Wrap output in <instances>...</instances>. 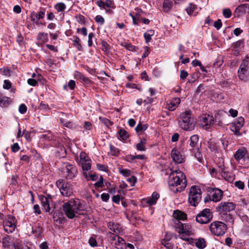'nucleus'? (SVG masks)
<instances>
[{
  "label": "nucleus",
  "instance_id": "f257e3e1",
  "mask_svg": "<svg viewBox=\"0 0 249 249\" xmlns=\"http://www.w3.org/2000/svg\"><path fill=\"white\" fill-rule=\"evenodd\" d=\"M187 181L183 173L179 170L172 172L169 177L168 185L174 193L182 191L186 187Z\"/></svg>",
  "mask_w": 249,
  "mask_h": 249
},
{
  "label": "nucleus",
  "instance_id": "f03ea898",
  "mask_svg": "<svg viewBox=\"0 0 249 249\" xmlns=\"http://www.w3.org/2000/svg\"><path fill=\"white\" fill-rule=\"evenodd\" d=\"M63 210L69 218L72 219L76 214H81L80 212L84 210V208L79 199H73L64 203Z\"/></svg>",
  "mask_w": 249,
  "mask_h": 249
},
{
  "label": "nucleus",
  "instance_id": "7ed1b4c3",
  "mask_svg": "<svg viewBox=\"0 0 249 249\" xmlns=\"http://www.w3.org/2000/svg\"><path fill=\"white\" fill-rule=\"evenodd\" d=\"M178 123L180 127L185 130H192L194 129V124L191 119V112L186 110L182 112L178 119Z\"/></svg>",
  "mask_w": 249,
  "mask_h": 249
},
{
  "label": "nucleus",
  "instance_id": "20e7f679",
  "mask_svg": "<svg viewBox=\"0 0 249 249\" xmlns=\"http://www.w3.org/2000/svg\"><path fill=\"white\" fill-rule=\"evenodd\" d=\"M202 192L199 187L192 186L189 194L188 200L190 204L192 206H196L201 200Z\"/></svg>",
  "mask_w": 249,
  "mask_h": 249
},
{
  "label": "nucleus",
  "instance_id": "39448f33",
  "mask_svg": "<svg viewBox=\"0 0 249 249\" xmlns=\"http://www.w3.org/2000/svg\"><path fill=\"white\" fill-rule=\"evenodd\" d=\"M209 229L212 234L219 236L225 234L227 230V227L224 223L216 221L210 225Z\"/></svg>",
  "mask_w": 249,
  "mask_h": 249
},
{
  "label": "nucleus",
  "instance_id": "423d86ee",
  "mask_svg": "<svg viewBox=\"0 0 249 249\" xmlns=\"http://www.w3.org/2000/svg\"><path fill=\"white\" fill-rule=\"evenodd\" d=\"M175 228L178 233L182 234L180 238L185 241L188 240V238L186 237V236L191 235L193 233L192 226L190 225L182 224L180 221L176 223Z\"/></svg>",
  "mask_w": 249,
  "mask_h": 249
},
{
  "label": "nucleus",
  "instance_id": "0eeeda50",
  "mask_svg": "<svg viewBox=\"0 0 249 249\" xmlns=\"http://www.w3.org/2000/svg\"><path fill=\"white\" fill-rule=\"evenodd\" d=\"M213 214L209 209H204L201 211L196 217L197 222L204 224L210 222L213 219Z\"/></svg>",
  "mask_w": 249,
  "mask_h": 249
},
{
  "label": "nucleus",
  "instance_id": "6e6552de",
  "mask_svg": "<svg viewBox=\"0 0 249 249\" xmlns=\"http://www.w3.org/2000/svg\"><path fill=\"white\" fill-rule=\"evenodd\" d=\"M8 219L5 218L3 221V226L4 231L7 233H11L17 227V221L15 216L9 214Z\"/></svg>",
  "mask_w": 249,
  "mask_h": 249
},
{
  "label": "nucleus",
  "instance_id": "1a4fd4ad",
  "mask_svg": "<svg viewBox=\"0 0 249 249\" xmlns=\"http://www.w3.org/2000/svg\"><path fill=\"white\" fill-rule=\"evenodd\" d=\"M56 185L63 196H70L72 195L73 192L70 185L66 182L64 180H58L56 182Z\"/></svg>",
  "mask_w": 249,
  "mask_h": 249
},
{
  "label": "nucleus",
  "instance_id": "9d476101",
  "mask_svg": "<svg viewBox=\"0 0 249 249\" xmlns=\"http://www.w3.org/2000/svg\"><path fill=\"white\" fill-rule=\"evenodd\" d=\"M79 164L81 165L84 171H88L90 169L91 161L88 155L85 152H81L79 155Z\"/></svg>",
  "mask_w": 249,
  "mask_h": 249
},
{
  "label": "nucleus",
  "instance_id": "9b49d317",
  "mask_svg": "<svg viewBox=\"0 0 249 249\" xmlns=\"http://www.w3.org/2000/svg\"><path fill=\"white\" fill-rule=\"evenodd\" d=\"M244 124V119L242 117H238L237 120L232 124L231 127V130L234 133V134L240 136L241 133L239 130Z\"/></svg>",
  "mask_w": 249,
  "mask_h": 249
},
{
  "label": "nucleus",
  "instance_id": "f8f14e48",
  "mask_svg": "<svg viewBox=\"0 0 249 249\" xmlns=\"http://www.w3.org/2000/svg\"><path fill=\"white\" fill-rule=\"evenodd\" d=\"M235 209V204L231 202H224L220 203L216 208L217 212H229Z\"/></svg>",
  "mask_w": 249,
  "mask_h": 249
},
{
  "label": "nucleus",
  "instance_id": "ddd939ff",
  "mask_svg": "<svg viewBox=\"0 0 249 249\" xmlns=\"http://www.w3.org/2000/svg\"><path fill=\"white\" fill-rule=\"evenodd\" d=\"M171 156L173 160L177 163H181L185 161V156L175 148L172 150Z\"/></svg>",
  "mask_w": 249,
  "mask_h": 249
},
{
  "label": "nucleus",
  "instance_id": "4468645a",
  "mask_svg": "<svg viewBox=\"0 0 249 249\" xmlns=\"http://www.w3.org/2000/svg\"><path fill=\"white\" fill-rule=\"evenodd\" d=\"M159 197L160 196L157 193L154 192L150 197L148 198H143L142 200V204L143 207L151 206L155 204Z\"/></svg>",
  "mask_w": 249,
  "mask_h": 249
},
{
  "label": "nucleus",
  "instance_id": "2eb2a0df",
  "mask_svg": "<svg viewBox=\"0 0 249 249\" xmlns=\"http://www.w3.org/2000/svg\"><path fill=\"white\" fill-rule=\"evenodd\" d=\"M65 167L67 171L66 178L67 179H72L74 178L77 173V170L75 167L73 165L68 163L66 164Z\"/></svg>",
  "mask_w": 249,
  "mask_h": 249
},
{
  "label": "nucleus",
  "instance_id": "dca6fc26",
  "mask_svg": "<svg viewBox=\"0 0 249 249\" xmlns=\"http://www.w3.org/2000/svg\"><path fill=\"white\" fill-rule=\"evenodd\" d=\"M110 237L113 240L117 241L115 242V248L117 249H124L125 247V243L124 240L121 237L115 233H111Z\"/></svg>",
  "mask_w": 249,
  "mask_h": 249
},
{
  "label": "nucleus",
  "instance_id": "f3484780",
  "mask_svg": "<svg viewBox=\"0 0 249 249\" xmlns=\"http://www.w3.org/2000/svg\"><path fill=\"white\" fill-rule=\"evenodd\" d=\"M248 154L247 150L243 147L238 149L234 154V156L236 161L239 162L242 160H245V158Z\"/></svg>",
  "mask_w": 249,
  "mask_h": 249
},
{
  "label": "nucleus",
  "instance_id": "a211bd4d",
  "mask_svg": "<svg viewBox=\"0 0 249 249\" xmlns=\"http://www.w3.org/2000/svg\"><path fill=\"white\" fill-rule=\"evenodd\" d=\"M40 200L42 203V210L45 212H50L52 208L50 205V199L48 197L41 196H40Z\"/></svg>",
  "mask_w": 249,
  "mask_h": 249
},
{
  "label": "nucleus",
  "instance_id": "6ab92c4d",
  "mask_svg": "<svg viewBox=\"0 0 249 249\" xmlns=\"http://www.w3.org/2000/svg\"><path fill=\"white\" fill-rule=\"evenodd\" d=\"M249 12V4L245 3L239 5L235 10V13L237 16L239 17L242 15Z\"/></svg>",
  "mask_w": 249,
  "mask_h": 249
},
{
  "label": "nucleus",
  "instance_id": "aec40b11",
  "mask_svg": "<svg viewBox=\"0 0 249 249\" xmlns=\"http://www.w3.org/2000/svg\"><path fill=\"white\" fill-rule=\"evenodd\" d=\"M223 194V192L221 190L217 188L213 189L212 200L214 202L220 201L222 198Z\"/></svg>",
  "mask_w": 249,
  "mask_h": 249
},
{
  "label": "nucleus",
  "instance_id": "412c9836",
  "mask_svg": "<svg viewBox=\"0 0 249 249\" xmlns=\"http://www.w3.org/2000/svg\"><path fill=\"white\" fill-rule=\"evenodd\" d=\"M96 4L100 8L107 9V8H112L114 7V2L111 0H106L105 1H103L101 0H97L96 2Z\"/></svg>",
  "mask_w": 249,
  "mask_h": 249
},
{
  "label": "nucleus",
  "instance_id": "4be33fe9",
  "mask_svg": "<svg viewBox=\"0 0 249 249\" xmlns=\"http://www.w3.org/2000/svg\"><path fill=\"white\" fill-rule=\"evenodd\" d=\"M180 100L178 98H175L171 100L169 103L167 104L166 107L170 111L174 110L180 104Z\"/></svg>",
  "mask_w": 249,
  "mask_h": 249
},
{
  "label": "nucleus",
  "instance_id": "5701e85b",
  "mask_svg": "<svg viewBox=\"0 0 249 249\" xmlns=\"http://www.w3.org/2000/svg\"><path fill=\"white\" fill-rule=\"evenodd\" d=\"M45 16V12L42 11H40L38 13L33 11L30 14V18L31 20L36 23H38V20L44 18Z\"/></svg>",
  "mask_w": 249,
  "mask_h": 249
},
{
  "label": "nucleus",
  "instance_id": "b1692460",
  "mask_svg": "<svg viewBox=\"0 0 249 249\" xmlns=\"http://www.w3.org/2000/svg\"><path fill=\"white\" fill-rule=\"evenodd\" d=\"M173 216L175 219H176V223H178L180 220H185L187 218V214L179 210H175L174 211Z\"/></svg>",
  "mask_w": 249,
  "mask_h": 249
},
{
  "label": "nucleus",
  "instance_id": "393cba45",
  "mask_svg": "<svg viewBox=\"0 0 249 249\" xmlns=\"http://www.w3.org/2000/svg\"><path fill=\"white\" fill-rule=\"evenodd\" d=\"M2 243L4 249H12L13 248L12 241L8 235H6L3 238Z\"/></svg>",
  "mask_w": 249,
  "mask_h": 249
},
{
  "label": "nucleus",
  "instance_id": "a878e982",
  "mask_svg": "<svg viewBox=\"0 0 249 249\" xmlns=\"http://www.w3.org/2000/svg\"><path fill=\"white\" fill-rule=\"evenodd\" d=\"M108 228L114 232L116 234L119 233L122 231V228L121 225L118 223H115L113 222H108L107 224Z\"/></svg>",
  "mask_w": 249,
  "mask_h": 249
},
{
  "label": "nucleus",
  "instance_id": "bb28decb",
  "mask_svg": "<svg viewBox=\"0 0 249 249\" xmlns=\"http://www.w3.org/2000/svg\"><path fill=\"white\" fill-rule=\"evenodd\" d=\"M249 69H239L238 71V76L239 78L243 81H246L248 77Z\"/></svg>",
  "mask_w": 249,
  "mask_h": 249
},
{
  "label": "nucleus",
  "instance_id": "cd10ccee",
  "mask_svg": "<svg viewBox=\"0 0 249 249\" xmlns=\"http://www.w3.org/2000/svg\"><path fill=\"white\" fill-rule=\"evenodd\" d=\"M222 177L227 181L232 182L234 179V176L229 172H227L224 170H222L221 172Z\"/></svg>",
  "mask_w": 249,
  "mask_h": 249
},
{
  "label": "nucleus",
  "instance_id": "c85d7f7f",
  "mask_svg": "<svg viewBox=\"0 0 249 249\" xmlns=\"http://www.w3.org/2000/svg\"><path fill=\"white\" fill-rule=\"evenodd\" d=\"M201 122L202 124L205 126H208L213 124L214 121L212 116L208 115H205L202 118Z\"/></svg>",
  "mask_w": 249,
  "mask_h": 249
},
{
  "label": "nucleus",
  "instance_id": "c756f323",
  "mask_svg": "<svg viewBox=\"0 0 249 249\" xmlns=\"http://www.w3.org/2000/svg\"><path fill=\"white\" fill-rule=\"evenodd\" d=\"M147 140L145 138H142L140 140L139 143H138L136 147V149L141 151H144L146 149L145 144L146 143Z\"/></svg>",
  "mask_w": 249,
  "mask_h": 249
},
{
  "label": "nucleus",
  "instance_id": "7c9ffc66",
  "mask_svg": "<svg viewBox=\"0 0 249 249\" xmlns=\"http://www.w3.org/2000/svg\"><path fill=\"white\" fill-rule=\"evenodd\" d=\"M172 7V2L171 0H164L162 5L163 10L165 13L169 12Z\"/></svg>",
  "mask_w": 249,
  "mask_h": 249
},
{
  "label": "nucleus",
  "instance_id": "2f4dec72",
  "mask_svg": "<svg viewBox=\"0 0 249 249\" xmlns=\"http://www.w3.org/2000/svg\"><path fill=\"white\" fill-rule=\"evenodd\" d=\"M199 137L197 135H193L190 137V146L192 148L196 147L198 143Z\"/></svg>",
  "mask_w": 249,
  "mask_h": 249
},
{
  "label": "nucleus",
  "instance_id": "473e14b6",
  "mask_svg": "<svg viewBox=\"0 0 249 249\" xmlns=\"http://www.w3.org/2000/svg\"><path fill=\"white\" fill-rule=\"evenodd\" d=\"M9 98L0 95V106L7 107L10 105Z\"/></svg>",
  "mask_w": 249,
  "mask_h": 249
},
{
  "label": "nucleus",
  "instance_id": "72a5a7b5",
  "mask_svg": "<svg viewBox=\"0 0 249 249\" xmlns=\"http://www.w3.org/2000/svg\"><path fill=\"white\" fill-rule=\"evenodd\" d=\"M165 238L161 241V244L167 249H173L174 248V245L171 243L168 242V240L170 238H168V234L166 233L165 235Z\"/></svg>",
  "mask_w": 249,
  "mask_h": 249
},
{
  "label": "nucleus",
  "instance_id": "f704fd0d",
  "mask_svg": "<svg viewBox=\"0 0 249 249\" xmlns=\"http://www.w3.org/2000/svg\"><path fill=\"white\" fill-rule=\"evenodd\" d=\"M54 8L58 13L63 12L66 8V6L63 2H58L54 5Z\"/></svg>",
  "mask_w": 249,
  "mask_h": 249
},
{
  "label": "nucleus",
  "instance_id": "c9c22d12",
  "mask_svg": "<svg viewBox=\"0 0 249 249\" xmlns=\"http://www.w3.org/2000/svg\"><path fill=\"white\" fill-rule=\"evenodd\" d=\"M197 248L203 249L206 246V242L204 238H200L195 243Z\"/></svg>",
  "mask_w": 249,
  "mask_h": 249
},
{
  "label": "nucleus",
  "instance_id": "e433bc0d",
  "mask_svg": "<svg viewBox=\"0 0 249 249\" xmlns=\"http://www.w3.org/2000/svg\"><path fill=\"white\" fill-rule=\"evenodd\" d=\"M118 133L120 139L122 140H126L129 137L127 132L124 129H120Z\"/></svg>",
  "mask_w": 249,
  "mask_h": 249
},
{
  "label": "nucleus",
  "instance_id": "4c0bfd02",
  "mask_svg": "<svg viewBox=\"0 0 249 249\" xmlns=\"http://www.w3.org/2000/svg\"><path fill=\"white\" fill-rule=\"evenodd\" d=\"M122 45L129 51L134 52L138 51V48L131 44L124 42L122 43Z\"/></svg>",
  "mask_w": 249,
  "mask_h": 249
},
{
  "label": "nucleus",
  "instance_id": "58836bf2",
  "mask_svg": "<svg viewBox=\"0 0 249 249\" xmlns=\"http://www.w3.org/2000/svg\"><path fill=\"white\" fill-rule=\"evenodd\" d=\"M148 126V125L147 124H142L141 123H140L136 127L135 130L137 132L144 131L147 129Z\"/></svg>",
  "mask_w": 249,
  "mask_h": 249
},
{
  "label": "nucleus",
  "instance_id": "ea45409f",
  "mask_svg": "<svg viewBox=\"0 0 249 249\" xmlns=\"http://www.w3.org/2000/svg\"><path fill=\"white\" fill-rule=\"evenodd\" d=\"M249 59V57L248 56H246V58L243 60L242 61L241 64H240V66L239 67V69H249V62L248 59Z\"/></svg>",
  "mask_w": 249,
  "mask_h": 249
},
{
  "label": "nucleus",
  "instance_id": "a19ab883",
  "mask_svg": "<svg viewBox=\"0 0 249 249\" xmlns=\"http://www.w3.org/2000/svg\"><path fill=\"white\" fill-rule=\"evenodd\" d=\"M196 8V6L192 3L189 4V6L186 8V10L188 14L192 15L194 10Z\"/></svg>",
  "mask_w": 249,
  "mask_h": 249
},
{
  "label": "nucleus",
  "instance_id": "79ce46f5",
  "mask_svg": "<svg viewBox=\"0 0 249 249\" xmlns=\"http://www.w3.org/2000/svg\"><path fill=\"white\" fill-rule=\"evenodd\" d=\"M37 39L38 40H42L43 42H45L48 41V34L44 33H39L37 36Z\"/></svg>",
  "mask_w": 249,
  "mask_h": 249
},
{
  "label": "nucleus",
  "instance_id": "37998d69",
  "mask_svg": "<svg viewBox=\"0 0 249 249\" xmlns=\"http://www.w3.org/2000/svg\"><path fill=\"white\" fill-rule=\"evenodd\" d=\"M149 33H145L144 36L146 43L149 42L151 39V36L154 35V31L153 30H150Z\"/></svg>",
  "mask_w": 249,
  "mask_h": 249
},
{
  "label": "nucleus",
  "instance_id": "c03bdc74",
  "mask_svg": "<svg viewBox=\"0 0 249 249\" xmlns=\"http://www.w3.org/2000/svg\"><path fill=\"white\" fill-rule=\"evenodd\" d=\"M89 243L92 247H95L97 246V241L94 235L92 236L89 240Z\"/></svg>",
  "mask_w": 249,
  "mask_h": 249
},
{
  "label": "nucleus",
  "instance_id": "a18cd8bd",
  "mask_svg": "<svg viewBox=\"0 0 249 249\" xmlns=\"http://www.w3.org/2000/svg\"><path fill=\"white\" fill-rule=\"evenodd\" d=\"M73 45L77 48L79 51H81L82 49V46L80 43V39L78 37L76 36L75 39L74 40Z\"/></svg>",
  "mask_w": 249,
  "mask_h": 249
},
{
  "label": "nucleus",
  "instance_id": "49530a36",
  "mask_svg": "<svg viewBox=\"0 0 249 249\" xmlns=\"http://www.w3.org/2000/svg\"><path fill=\"white\" fill-rule=\"evenodd\" d=\"M207 146L211 151H214L216 149L215 143L211 140L207 142Z\"/></svg>",
  "mask_w": 249,
  "mask_h": 249
},
{
  "label": "nucleus",
  "instance_id": "de8ad7c7",
  "mask_svg": "<svg viewBox=\"0 0 249 249\" xmlns=\"http://www.w3.org/2000/svg\"><path fill=\"white\" fill-rule=\"evenodd\" d=\"M95 21L100 25H103L105 22L104 18L100 15H97L95 18Z\"/></svg>",
  "mask_w": 249,
  "mask_h": 249
},
{
  "label": "nucleus",
  "instance_id": "09e8293b",
  "mask_svg": "<svg viewBox=\"0 0 249 249\" xmlns=\"http://www.w3.org/2000/svg\"><path fill=\"white\" fill-rule=\"evenodd\" d=\"M223 15L226 18H229L231 16V12L230 9H224L223 10Z\"/></svg>",
  "mask_w": 249,
  "mask_h": 249
},
{
  "label": "nucleus",
  "instance_id": "8fccbe9b",
  "mask_svg": "<svg viewBox=\"0 0 249 249\" xmlns=\"http://www.w3.org/2000/svg\"><path fill=\"white\" fill-rule=\"evenodd\" d=\"M102 45V50L105 52H107L109 51V45L105 41H102L101 42Z\"/></svg>",
  "mask_w": 249,
  "mask_h": 249
},
{
  "label": "nucleus",
  "instance_id": "3c124183",
  "mask_svg": "<svg viewBox=\"0 0 249 249\" xmlns=\"http://www.w3.org/2000/svg\"><path fill=\"white\" fill-rule=\"evenodd\" d=\"M119 172L124 177H128L131 174L130 170L126 169L120 170Z\"/></svg>",
  "mask_w": 249,
  "mask_h": 249
},
{
  "label": "nucleus",
  "instance_id": "603ef678",
  "mask_svg": "<svg viewBox=\"0 0 249 249\" xmlns=\"http://www.w3.org/2000/svg\"><path fill=\"white\" fill-rule=\"evenodd\" d=\"M94 186L96 188L102 187L103 186V178L102 176L100 178V180L95 183Z\"/></svg>",
  "mask_w": 249,
  "mask_h": 249
},
{
  "label": "nucleus",
  "instance_id": "864d4df0",
  "mask_svg": "<svg viewBox=\"0 0 249 249\" xmlns=\"http://www.w3.org/2000/svg\"><path fill=\"white\" fill-rule=\"evenodd\" d=\"M18 111L21 114H24L27 111V107L23 104H21L18 108Z\"/></svg>",
  "mask_w": 249,
  "mask_h": 249
},
{
  "label": "nucleus",
  "instance_id": "5fc2aeb1",
  "mask_svg": "<svg viewBox=\"0 0 249 249\" xmlns=\"http://www.w3.org/2000/svg\"><path fill=\"white\" fill-rule=\"evenodd\" d=\"M235 186L239 188V189L243 190L244 188L245 185L243 182L241 181H236L234 183Z\"/></svg>",
  "mask_w": 249,
  "mask_h": 249
},
{
  "label": "nucleus",
  "instance_id": "6e6d98bb",
  "mask_svg": "<svg viewBox=\"0 0 249 249\" xmlns=\"http://www.w3.org/2000/svg\"><path fill=\"white\" fill-rule=\"evenodd\" d=\"M94 35L93 33H90L88 36V46L90 47L92 45V38Z\"/></svg>",
  "mask_w": 249,
  "mask_h": 249
},
{
  "label": "nucleus",
  "instance_id": "4d7b16f0",
  "mask_svg": "<svg viewBox=\"0 0 249 249\" xmlns=\"http://www.w3.org/2000/svg\"><path fill=\"white\" fill-rule=\"evenodd\" d=\"M20 149L18 143H15L11 146V149L13 152H16Z\"/></svg>",
  "mask_w": 249,
  "mask_h": 249
},
{
  "label": "nucleus",
  "instance_id": "13d9d810",
  "mask_svg": "<svg viewBox=\"0 0 249 249\" xmlns=\"http://www.w3.org/2000/svg\"><path fill=\"white\" fill-rule=\"evenodd\" d=\"M101 198L103 201L107 202L109 198V195L107 193H103L101 195Z\"/></svg>",
  "mask_w": 249,
  "mask_h": 249
},
{
  "label": "nucleus",
  "instance_id": "bf43d9fd",
  "mask_svg": "<svg viewBox=\"0 0 249 249\" xmlns=\"http://www.w3.org/2000/svg\"><path fill=\"white\" fill-rule=\"evenodd\" d=\"M28 84L32 86H35L37 84V81L33 78H30L27 81Z\"/></svg>",
  "mask_w": 249,
  "mask_h": 249
},
{
  "label": "nucleus",
  "instance_id": "052dcab7",
  "mask_svg": "<svg viewBox=\"0 0 249 249\" xmlns=\"http://www.w3.org/2000/svg\"><path fill=\"white\" fill-rule=\"evenodd\" d=\"M121 199L120 195H115L112 197V201L115 203L119 204Z\"/></svg>",
  "mask_w": 249,
  "mask_h": 249
},
{
  "label": "nucleus",
  "instance_id": "680f3d73",
  "mask_svg": "<svg viewBox=\"0 0 249 249\" xmlns=\"http://www.w3.org/2000/svg\"><path fill=\"white\" fill-rule=\"evenodd\" d=\"M222 22L220 19L217 20L214 24V26L215 28H216L217 30H219L222 26Z\"/></svg>",
  "mask_w": 249,
  "mask_h": 249
},
{
  "label": "nucleus",
  "instance_id": "e2e57ef3",
  "mask_svg": "<svg viewBox=\"0 0 249 249\" xmlns=\"http://www.w3.org/2000/svg\"><path fill=\"white\" fill-rule=\"evenodd\" d=\"M188 75V72L184 70L180 71V77L181 79H185Z\"/></svg>",
  "mask_w": 249,
  "mask_h": 249
},
{
  "label": "nucleus",
  "instance_id": "0e129e2a",
  "mask_svg": "<svg viewBox=\"0 0 249 249\" xmlns=\"http://www.w3.org/2000/svg\"><path fill=\"white\" fill-rule=\"evenodd\" d=\"M110 149L111 152H112L113 155H115L119 153V151L117 148L111 144L110 145Z\"/></svg>",
  "mask_w": 249,
  "mask_h": 249
},
{
  "label": "nucleus",
  "instance_id": "69168bd1",
  "mask_svg": "<svg viewBox=\"0 0 249 249\" xmlns=\"http://www.w3.org/2000/svg\"><path fill=\"white\" fill-rule=\"evenodd\" d=\"M68 87L71 89H73L75 87V82L73 80H71L68 83Z\"/></svg>",
  "mask_w": 249,
  "mask_h": 249
},
{
  "label": "nucleus",
  "instance_id": "338daca9",
  "mask_svg": "<svg viewBox=\"0 0 249 249\" xmlns=\"http://www.w3.org/2000/svg\"><path fill=\"white\" fill-rule=\"evenodd\" d=\"M229 113L232 117H235L237 116L238 111L236 110L231 108L229 110Z\"/></svg>",
  "mask_w": 249,
  "mask_h": 249
},
{
  "label": "nucleus",
  "instance_id": "774afa93",
  "mask_svg": "<svg viewBox=\"0 0 249 249\" xmlns=\"http://www.w3.org/2000/svg\"><path fill=\"white\" fill-rule=\"evenodd\" d=\"M40 249H49V246L47 242H44L39 245Z\"/></svg>",
  "mask_w": 249,
  "mask_h": 249
}]
</instances>
